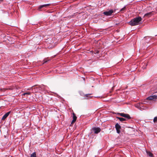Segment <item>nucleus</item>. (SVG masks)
Listing matches in <instances>:
<instances>
[{
	"label": "nucleus",
	"mask_w": 157,
	"mask_h": 157,
	"mask_svg": "<svg viewBox=\"0 0 157 157\" xmlns=\"http://www.w3.org/2000/svg\"><path fill=\"white\" fill-rule=\"evenodd\" d=\"M142 19L140 17H136L131 20L129 24L131 26H135L139 25V22L141 21Z\"/></svg>",
	"instance_id": "nucleus-1"
},
{
	"label": "nucleus",
	"mask_w": 157,
	"mask_h": 157,
	"mask_svg": "<svg viewBox=\"0 0 157 157\" xmlns=\"http://www.w3.org/2000/svg\"><path fill=\"white\" fill-rule=\"evenodd\" d=\"M101 131V128L99 127H93L92 129V131L94 134H97Z\"/></svg>",
	"instance_id": "nucleus-2"
},
{
	"label": "nucleus",
	"mask_w": 157,
	"mask_h": 157,
	"mask_svg": "<svg viewBox=\"0 0 157 157\" xmlns=\"http://www.w3.org/2000/svg\"><path fill=\"white\" fill-rule=\"evenodd\" d=\"M115 128L116 129L117 133L118 134H119L121 132V126L117 123L115 124Z\"/></svg>",
	"instance_id": "nucleus-3"
},
{
	"label": "nucleus",
	"mask_w": 157,
	"mask_h": 157,
	"mask_svg": "<svg viewBox=\"0 0 157 157\" xmlns=\"http://www.w3.org/2000/svg\"><path fill=\"white\" fill-rule=\"evenodd\" d=\"M113 12V10H110L109 11H105L103 12V14L107 16H110Z\"/></svg>",
	"instance_id": "nucleus-4"
},
{
	"label": "nucleus",
	"mask_w": 157,
	"mask_h": 157,
	"mask_svg": "<svg viewBox=\"0 0 157 157\" xmlns=\"http://www.w3.org/2000/svg\"><path fill=\"white\" fill-rule=\"evenodd\" d=\"M157 99V95H154L151 96H150L147 98V100H152L154 99Z\"/></svg>",
	"instance_id": "nucleus-5"
},
{
	"label": "nucleus",
	"mask_w": 157,
	"mask_h": 157,
	"mask_svg": "<svg viewBox=\"0 0 157 157\" xmlns=\"http://www.w3.org/2000/svg\"><path fill=\"white\" fill-rule=\"evenodd\" d=\"M153 14V11L145 14L144 15V17H149Z\"/></svg>",
	"instance_id": "nucleus-6"
},
{
	"label": "nucleus",
	"mask_w": 157,
	"mask_h": 157,
	"mask_svg": "<svg viewBox=\"0 0 157 157\" xmlns=\"http://www.w3.org/2000/svg\"><path fill=\"white\" fill-rule=\"evenodd\" d=\"M10 113V111H9L5 114L2 118V120H4L9 116Z\"/></svg>",
	"instance_id": "nucleus-7"
},
{
	"label": "nucleus",
	"mask_w": 157,
	"mask_h": 157,
	"mask_svg": "<svg viewBox=\"0 0 157 157\" xmlns=\"http://www.w3.org/2000/svg\"><path fill=\"white\" fill-rule=\"evenodd\" d=\"M51 5V4H48L40 5L39 7V9L40 10L43 7H47Z\"/></svg>",
	"instance_id": "nucleus-8"
},
{
	"label": "nucleus",
	"mask_w": 157,
	"mask_h": 157,
	"mask_svg": "<svg viewBox=\"0 0 157 157\" xmlns=\"http://www.w3.org/2000/svg\"><path fill=\"white\" fill-rule=\"evenodd\" d=\"M73 120L71 122V124L74 123L76 121L77 118L76 116L75 115V114L74 113L73 114Z\"/></svg>",
	"instance_id": "nucleus-9"
},
{
	"label": "nucleus",
	"mask_w": 157,
	"mask_h": 157,
	"mask_svg": "<svg viewBox=\"0 0 157 157\" xmlns=\"http://www.w3.org/2000/svg\"><path fill=\"white\" fill-rule=\"evenodd\" d=\"M50 59H48V58H45L43 61L42 64H44L47 63L48 62L50 61Z\"/></svg>",
	"instance_id": "nucleus-10"
},
{
	"label": "nucleus",
	"mask_w": 157,
	"mask_h": 157,
	"mask_svg": "<svg viewBox=\"0 0 157 157\" xmlns=\"http://www.w3.org/2000/svg\"><path fill=\"white\" fill-rule=\"evenodd\" d=\"M117 118L120 121L123 122L126 121V119L122 117H117Z\"/></svg>",
	"instance_id": "nucleus-11"
},
{
	"label": "nucleus",
	"mask_w": 157,
	"mask_h": 157,
	"mask_svg": "<svg viewBox=\"0 0 157 157\" xmlns=\"http://www.w3.org/2000/svg\"><path fill=\"white\" fill-rule=\"evenodd\" d=\"M39 88H40V90L42 91H44L45 90V87L43 85L40 86V87Z\"/></svg>",
	"instance_id": "nucleus-12"
},
{
	"label": "nucleus",
	"mask_w": 157,
	"mask_h": 157,
	"mask_svg": "<svg viewBox=\"0 0 157 157\" xmlns=\"http://www.w3.org/2000/svg\"><path fill=\"white\" fill-rule=\"evenodd\" d=\"M147 154L150 157H152L153 156V154L150 151H147Z\"/></svg>",
	"instance_id": "nucleus-13"
},
{
	"label": "nucleus",
	"mask_w": 157,
	"mask_h": 157,
	"mask_svg": "<svg viewBox=\"0 0 157 157\" xmlns=\"http://www.w3.org/2000/svg\"><path fill=\"white\" fill-rule=\"evenodd\" d=\"M86 94L84 96L86 97L87 98H91L92 96H90V95L92 94Z\"/></svg>",
	"instance_id": "nucleus-14"
},
{
	"label": "nucleus",
	"mask_w": 157,
	"mask_h": 157,
	"mask_svg": "<svg viewBox=\"0 0 157 157\" xmlns=\"http://www.w3.org/2000/svg\"><path fill=\"white\" fill-rule=\"evenodd\" d=\"M125 118H126L128 119H131V117L128 114H126L124 117Z\"/></svg>",
	"instance_id": "nucleus-15"
},
{
	"label": "nucleus",
	"mask_w": 157,
	"mask_h": 157,
	"mask_svg": "<svg viewBox=\"0 0 157 157\" xmlns=\"http://www.w3.org/2000/svg\"><path fill=\"white\" fill-rule=\"evenodd\" d=\"M117 114H118V115H119L121 116H122V117H125V115H126V114L124 113H118Z\"/></svg>",
	"instance_id": "nucleus-16"
},
{
	"label": "nucleus",
	"mask_w": 157,
	"mask_h": 157,
	"mask_svg": "<svg viewBox=\"0 0 157 157\" xmlns=\"http://www.w3.org/2000/svg\"><path fill=\"white\" fill-rule=\"evenodd\" d=\"M30 157H36V152L33 153L31 155Z\"/></svg>",
	"instance_id": "nucleus-17"
},
{
	"label": "nucleus",
	"mask_w": 157,
	"mask_h": 157,
	"mask_svg": "<svg viewBox=\"0 0 157 157\" xmlns=\"http://www.w3.org/2000/svg\"><path fill=\"white\" fill-rule=\"evenodd\" d=\"M31 94V92H27L24 93L22 94V96H25V95H30Z\"/></svg>",
	"instance_id": "nucleus-18"
},
{
	"label": "nucleus",
	"mask_w": 157,
	"mask_h": 157,
	"mask_svg": "<svg viewBox=\"0 0 157 157\" xmlns=\"http://www.w3.org/2000/svg\"><path fill=\"white\" fill-rule=\"evenodd\" d=\"M40 86H39L36 88H34V89H36V91H38V90H40V88H40Z\"/></svg>",
	"instance_id": "nucleus-19"
},
{
	"label": "nucleus",
	"mask_w": 157,
	"mask_h": 157,
	"mask_svg": "<svg viewBox=\"0 0 157 157\" xmlns=\"http://www.w3.org/2000/svg\"><path fill=\"white\" fill-rule=\"evenodd\" d=\"M153 121L154 123L157 122V117H154Z\"/></svg>",
	"instance_id": "nucleus-20"
},
{
	"label": "nucleus",
	"mask_w": 157,
	"mask_h": 157,
	"mask_svg": "<svg viewBox=\"0 0 157 157\" xmlns=\"http://www.w3.org/2000/svg\"><path fill=\"white\" fill-rule=\"evenodd\" d=\"M125 9H126V7L124 6V7L123 8H122V9H121V10L120 11H124L125 10Z\"/></svg>",
	"instance_id": "nucleus-21"
},
{
	"label": "nucleus",
	"mask_w": 157,
	"mask_h": 157,
	"mask_svg": "<svg viewBox=\"0 0 157 157\" xmlns=\"http://www.w3.org/2000/svg\"><path fill=\"white\" fill-rule=\"evenodd\" d=\"M51 72L50 71H48L47 72H45L44 73L45 74H48L50 72Z\"/></svg>",
	"instance_id": "nucleus-22"
},
{
	"label": "nucleus",
	"mask_w": 157,
	"mask_h": 157,
	"mask_svg": "<svg viewBox=\"0 0 157 157\" xmlns=\"http://www.w3.org/2000/svg\"><path fill=\"white\" fill-rule=\"evenodd\" d=\"M3 1V0H0V2H2Z\"/></svg>",
	"instance_id": "nucleus-23"
},
{
	"label": "nucleus",
	"mask_w": 157,
	"mask_h": 157,
	"mask_svg": "<svg viewBox=\"0 0 157 157\" xmlns=\"http://www.w3.org/2000/svg\"><path fill=\"white\" fill-rule=\"evenodd\" d=\"M96 53H99V51H97V52H96Z\"/></svg>",
	"instance_id": "nucleus-24"
},
{
	"label": "nucleus",
	"mask_w": 157,
	"mask_h": 157,
	"mask_svg": "<svg viewBox=\"0 0 157 157\" xmlns=\"http://www.w3.org/2000/svg\"><path fill=\"white\" fill-rule=\"evenodd\" d=\"M157 92V91H154V93H156Z\"/></svg>",
	"instance_id": "nucleus-25"
},
{
	"label": "nucleus",
	"mask_w": 157,
	"mask_h": 157,
	"mask_svg": "<svg viewBox=\"0 0 157 157\" xmlns=\"http://www.w3.org/2000/svg\"><path fill=\"white\" fill-rule=\"evenodd\" d=\"M47 71H48V70H49V69H47Z\"/></svg>",
	"instance_id": "nucleus-26"
}]
</instances>
